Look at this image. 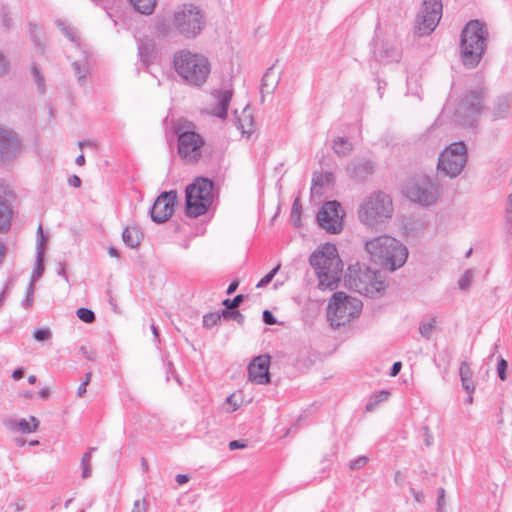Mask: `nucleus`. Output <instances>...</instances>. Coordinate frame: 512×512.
I'll use <instances>...</instances> for the list:
<instances>
[{
  "mask_svg": "<svg viewBox=\"0 0 512 512\" xmlns=\"http://www.w3.org/2000/svg\"><path fill=\"white\" fill-rule=\"evenodd\" d=\"M309 263L315 270L320 290H334L337 287L343 271V263L334 244L320 245L311 254Z\"/></svg>",
  "mask_w": 512,
  "mask_h": 512,
  "instance_id": "obj_1",
  "label": "nucleus"
},
{
  "mask_svg": "<svg viewBox=\"0 0 512 512\" xmlns=\"http://www.w3.org/2000/svg\"><path fill=\"white\" fill-rule=\"evenodd\" d=\"M366 250L375 261L390 271L402 267L408 257L405 245L389 236H381L368 241Z\"/></svg>",
  "mask_w": 512,
  "mask_h": 512,
  "instance_id": "obj_2",
  "label": "nucleus"
},
{
  "mask_svg": "<svg viewBox=\"0 0 512 512\" xmlns=\"http://www.w3.org/2000/svg\"><path fill=\"white\" fill-rule=\"evenodd\" d=\"M177 73L188 83L196 86L204 84L210 74V63L202 54L180 51L174 57Z\"/></svg>",
  "mask_w": 512,
  "mask_h": 512,
  "instance_id": "obj_3",
  "label": "nucleus"
},
{
  "mask_svg": "<svg viewBox=\"0 0 512 512\" xmlns=\"http://www.w3.org/2000/svg\"><path fill=\"white\" fill-rule=\"evenodd\" d=\"M485 30L483 25L472 20L462 31L461 54L465 65L473 66L480 60L485 46Z\"/></svg>",
  "mask_w": 512,
  "mask_h": 512,
  "instance_id": "obj_4",
  "label": "nucleus"
},
{
  "mask_svg": "<svg viewBox=\"0 0 512 512\" xmlns=\"http://www.w3.org/2000/svg\"><path fill=\"white\" fill-rule=\"evenodd\" d=\"M362 310V302L344 292L335 293L329 300L327 316L331 325L339 327L358 317Z\"/></svg>",
  "mask_w": 512,
  "mask_h": 512,
  "instance_id": "obj_5",
  "label": "nucleus"
},
{
  "mask_svg": "<svg viewBox=\"0 0 512 512\" xmlns=\"http://www.w3.org/2000/svg\"><path fill=\"white\" fill-rule=\"evenodd\" d=\"M346 282L350 288L370 297L380 294L386 288L385 282L376 272L361 264L349 267Z\"/></svg>",
  "mask_w": 512,
  "mask_h": 512,
  "instance_id": "obj_6",
  "label": "nucleus"
},
{
  "mask_svg": "<svg viewBox=\"0 0 512 512\" xmlns=\"http://www.w3.org/2000/svg\"><path fill=\"white\" fill-rule=\"evenodd\" d=\"M213 201V183L207 178H197L186 188V210L193 217L204 214Z\"/></svg>",
  "mask_w": 512,
  "mask_h": 512,
  "instance_id": "obj_7",
  "label": "nucleus"
},
{
  "mask_svg": "<svg viewBox=\"0 0 512 512\" xmlns=\"http://www.w3.org/2000/svg\"><path fill=\"white\" fill-rule=\"evenodd\" d=\"M203 15L199 7L184 4L174 13L173 27L181 34L190 37L197 35L203 26Z\"/></svg>",
  "mask_w": 512,
  "mask_h": 512,
  "instance_id": "obj_8",
  "label": "nucleus"
},
{
  "mask_svg": "<svg viewBox=\"0 0 512 512\" xmlns=\"http://www.w3.org/2000/svg\"><path fill=\"white\" fill-rule=\"evenodd\" d=\"M178 154L187 163H198L206 154L204 138L194 130L179 132Z\"/></svg>",
  "mask_w": 512,
  "mask_h": 512,
  "instance_id": "obj_9",
  "label": "nucleus"
},
{
  "mask_svg": "<svg viewBox=\"0 0 512 512\" xmlns=\"http://www.w3.org/2000/svg\"><path fill=\"white\" fill-rule=\"evenodd\" d=\"M393 206L389 196L376 194L370 197L361 207L359 212L360 220L368 225L389 218L392 214Z\"/></svg>",
  "mask_w": 512,
  "mask_h": 512,
  "instance_id": "obj_10",
  "label": "nucleus"
},
{
  "mask_svg": "<svg viewBox=\"0 0 512 512\" xmlns=\"http://www.w3.org/2000/svg\"><path fill=\"white\" fill-rule=\"evenodd\" d=\"M466 162V147L464 143L457 142L445 149L438 163V169L444 174L454 177L458 175Z\"/></svg>",
  "mask_w": 512,
  "mask_h": 512,
  "instance_id": "obj_11",
  "label": "nucleus"
},
{
  "mask_svg": "<svg viewBox=\"0 0 512 512\" xmlns=\"http://www.w3.org/2000/svg\"><path fill=\"white\" fill-rule=\"evenodd\" d=\"M344 213L337 201L326 202L320 209L317 220L319 225L329 233L337 234L343 228Z\"/></svg>",
  "mask_w": 512,
  "mask_h": 512,
  "instance_id": "obj_12",
  "label": "nucleus"
},
{
  "mask_svg": "<svg viewBox=\"0 0 512 512\" xmlns=\"http://www.w3.org/2000/svg\"><path fill=\"white\" fill-rule=\"evenodd\" d=\"M176 198L172 191L159 195L151 210L152 219L159 223L167 221L174 212Z\"/></svg>",
  "mask_w": 512,
  "mask_h": 512,
  "instance_id": "obj_13",
  "label": "nucleus"
},
{
  "mask_svg": "<svg viewBox=\"0 0 512 512\" xmlns=\"http://www.w3.org/2000/svg\"><path fill=\"white\" fill-rule=\"evenodd\" d=\"M270 357L259 355L255 357L248 366V379L258 385H265L270 382Z\"/></svg>",
  "mask_w": 512,
  "mask_h": 512,
  "instance_id": "obj_14",
  "label": "nucleus"
},
{
  "mask_svg": "<svg viewBox=\"0 0 512 512\" xmlns=\"http://www.w3.org/2000/svg\"><path fill=\"white\" fill-rule=\"evenodd\" d=\"M442 16V3L440 0H424L422 9L423 32L433 31Z\"/></svg>",
  "mask_w": 512,
  "mask_h": 512,
  "instance_id": "obj_15",
  "label": "nucleus"
},
{
  "mask_svg": "<svg viewBox=\"0 0 512 512\" xmlns=\"http://www.w3.org/2000/svg\"><path fill=\"white\" fill-rule=\"evenodd\" d=\"M18 150V140L11 134V132L0 129V159H8Z\"/></svg>",
  "mask_w": 512,
  "mask_h": 512,
  "instance_id": "obj_16",
  "label": "nucleus"
},
{
  "mask_svg": "<svg viewBox=\"0 0 512 512\" xmlns=\"http://www.w3.org/2000/svg\"><path fill=\"white\" fill-rule=\"evenodd\" d=\"M231 98L232 92L230 90L216 92L213 96L214 103L211 105V113L217 117L224 118L227 115Z\"/></svg>",
  "mask_w": 512,
  "mask_h": 512,
  "instance_id": "obj_17",
  "label": "nucleus"
},
{
  "mask_svg": "<svg viewBox=\"0 0 512 512\" xmlns=\"http://www.w3.org/2000/svg\"><path fill=\"white\" fill-rule=\"evenodd\" d=\"M481 96L477 92H471L462 100L459 110L462 114L470 115L481 111Z\"/></svg>",
  "mask_w": 512,
  "mask_h": 512,
  "instance_id": "obj_18",
  "label": "nucleus"
},
{
  "mask_svg": "<svg viewBox=\"0 0 512 512\" xmlns=\"http://www.w3.org/2000/svg\"><path fill=\"white\" fill-rule=\"evenodd\" d=\"M406 195L411 201L418 202L423 205L432 203L436 198L433 191H422L416 185L407 186Z\"/></svg>",
  "mask_w": 512,
  "mask_h": 512,
  "instance_id": "obj_19",
  "label": "nucleus"
},
{
  "mask_svg": "<svg viewBox=\"0 0 512 512\" xmlns=\"http://www.w3.org/2000/svg\"><path fill=\"white\" fill-rule=\"evenodd\" d=\"M142 240V232L138 227L129 226L123 232V241L131 248H136Z\"/></svg>",
  "mask_w": 512,
  "mask_h": 512,
  "instance_id": "obj_20",
  "label": "nucleus"
},
{
  "mask_svg": "<svg viewBox=\"0 0 512 512\" xmlns=\"http://www.w3.org/2000/svg\"><path fill=\"white\" fill-rule=\"evenodd\" d=\"M237 127L243 134H249L253 127V118L251 112L247 109L237 115Z\"/></svg>",
  "mask_w": 512,
  "mask_h": 512,
  "instance_id": "obj_21",
  "label": "nucleus"
},
{
  "mask_svg": "<svg viewBox=\"0 0 512 512\" xmlns=\"http://www.w3.org/2000/svg\"><path fill=\"white\" fill-rule=\"evenodd\" d=\"M460 376L462 380L463 387L469 391L473 392L475 389V386L471 380L472 378V371L470 368V365L467 362H463L460 366Z\"/></svg>",
  "mask_w": 512,
  "mask_h": 512,
  "instance_id": "obj_22",
  "label": "nucleus"
},
{
  "mask_svg": "<svg viewBox=\"0 0 512 512\" xmlns=\"http://www.w3.org/2000/svg\"><path fill=\"white\" fill-rule=\"evenodd\" d=\"M12 212L7 204L0 199V232L7 231L10 227Z\"/></svg>",
  "mask_w": 512,
  "mask_h": 512,
  "instance_id": "obj_23",
  "label": "nucleus"
},
{
  "mask_svg": "<svg viewBox=\"0 0 512 512\" xmlns=\"http://www.w3.org/2000/svg\"><path fill=\"white\" fill-rule=\"evenodd\" d=\"M38 426L39 421L34 416H31L29 420L22 419L17 424L18 430L24 434L35 432Z\"/></svg>",
  "mask_w": 512,
  "mask_h": 512,
  "instance_id": "obj_24",
  "label": "nucleus"
},
{
  "mask_svg": "<svg viewBox=\"0 0 512 512\" xmlns=\"http://www.w3.org/2000/svg\"><path fill=\"white\" fill-rule=\"evenodd\" d=\"M136 10L143 14H150L155 8L156 0H131Z\"/></svg>",
  "mask_w": 512,
  "mask_h": 512,
  "instance_id": "obj_25",
  "label": "nucleus"
},
{
  "mask_svg": "<svg viewBox=\"0 0 512 512\" xmlns=\"http://www.w3.org/2000/svg\"><path fill=\"white\" fill-rule=\"evenodd\" d=\"M301 213H302V206L300 203V199L296 198L291 209V221L294 226L300 227L301 226Z\"/></svg>",
  "mask_w": 512,
  "mask_h": 512,
  "instance_id": "obj_26",
  "label": "nucleus"
},
{
  "mask_svg": "<svg viewBox=\"0 0 512 512\" xmlns=\"http://www.w3.org/2000/svg\"><path fill=\"white\" fill-rule=\"evenodd\" d=\"M334 150L339 155H345L351 150V144L348 141L339 138L335 141Z\"/></svg>",
  "mask_w": 512,
  "mask_h": 512,
  "instance_id": "obj_27",
  "label": "nucleus"
},
{
  "mask_svg": "<svg viewBox=\"0 0 512 512\" xmlns=\"http://www.w3.org/2000/svg\"><path fill=\"white\" fill-rule=\"evenodd\" d=\"M76 313L78 318L85 323H92L95 320L94 312L88 308H79Z\"/></svg>",
  "mask_w": 512,
  "mask_h": 512,
  "instance_id": "obj_28",
  "label": "nucleus"
},
{
  "mask_svg": "<svg viewBox=\"0 0 512 512\" xmlns=\"http://www.w3.org/2000/svg\"><path fill=\"white\" fill-rule=\"evenodd\" d=\"M221 315L219 313H209L203 317V325L206 328H211L220 322Z\"/></svg>",
  "mask_w": 512,
  "mask_h": 512,
  "instance_id": "obj_29",
  "label": "nucleus"
},
{
  "mask_svg": "<svg viewBox=\"0 0 512 512\" xmlns=\"http://www.w3.org/2000/svg\"><path fill=\"white\" fill-rule=\"evenodd\" d=\"M64 512H84V508L77 500L70 499L65 504Z\"/></svg>",
  "mask_w": 512,
  "mask_h": 512,
  "instance_id": "obj_30",
  "label": "nucleus"
},
{
  "mask_svg": "<svg viewBox=\"0 0 512 512\" xmlns=\"http://www.w3.org/2000/svg\"><path fill=\"white\" fill-rule=\"evenodd\" d=\"M280 269V265H277L274 269H272L268 274H266L258 283L257 288L263 287L270 283L278 270Z\"/></svg>",
  "mask_w": 512,
  "mask_h": 512,
  "instance_id": "obj_31",
  "label": "nucleus"
},
{
  "mask_svg": "<svg viewBox=\"0 0 512 512\" xmlns=\"http://www.w3.org/2000/svg\"><path fill=\"white\" fill-rule=\"evenodd\" d=\"M91 459V452L85 453L82 457L83 477H87L90 475Z\"/></svg>",
  "mask_w": 512,
  "mask_h": 512,
  "instance_id": "obj_32",
  "label": "nucleus"
},
{
  "mask_svg": "<svg viewBox=\"0 0 512 512\" xmlns=\"http://www.w3.org/2000/svg\"><path fill=\"white\" fill-rule=\"evenodd\" d=\"M243 299H244L243 295L239 294V295L235 296L232 300L231 299H225L223 301V305L227 309H235V308H237L241 304Z\"/></svg>",
  "mask_w": 512,
  "mask_h": 512,
  "instance_id": "obj_33",
  "label": "nucleus"
},
{
  "mask_svg": "<svg viewBox=\"0 0 512 512\" xmlns=\"http://www.w3.org/2000/svg\"><path fill=\"white\" fill-rule=\"evenodd\" d=\"M131 512H148V504L144 498L134 501Z\"/></svg>",
  "mask_w": 512,
  "mask_h": 512,
  "instance_id": "obj_34",
  "label": "nucleus"
},
{
  "mask_svg": "<svg viewBox=\"0 0 512 512\" xmlns=\"http://www.w3.org/2000/svg\"><path fill=\"white\" fill-rule=\"evenodd\" d=\"M91 377H92V374L90 372L86 373L85 375V378L83 380V382L79 385V387L77 388V396L78 397H83L84 394L86 393V390H87V386L88 384L90 383L91 381Z\"/></svg>",
  "mask_w": 512,
  "mask_h": 512,
  "instance_id": "obj_35",
  "label": "nucleus"
},
{
  "mask_svg": "<svg viewBox=\"0 0 512 512\" xmlns=\"http://www.w3.org/2000/svg\"><path fill=\"white\" fill-rule=\"evenodd\" d=\"M34 339L36 341H45L51 337V332L48 329H37L34 331Z\"/></svg>",
  "mask_w": 512,
  "mask_h": 512,
  "instance_id": "obj_36",
  "label": "nucleus"
},
{
  "mask_svg": "<svg viewBox=\"0 0 512 512\" xmlns=\"http://www.w3.org/2000/svg\"><path fill=\"white\" fill-rule=\"evenodd\" d=\"M507 361L503 358H501L497 365V371L499 378L504 381L506 379V370H507Z\"/></svg>",
  "mask_w": 512,
  "mask_h": 512,
  "instance_id": "obj_37",
  "label": "nucleus"
},
{
  "mask_svg": "<svg viewBox=\"0 0 512 512\" xmlns=\"http://www.w3.org/2000/svg\"><path fill=\"white\" fill-rule=\"evenodd\" d=\"M227 403L231 405L230 411H235L241 403V398L236 393H233L227 398Z\"/></svg>",
  "mask_w": 512,
  "mask_h": 512,
  "instance_id": "obj_38",
  "label": "nucleus"
},
{
  "mask_svg": "<svg viewBox=\"0 0 512 512\" xmlns=\"http://www.w3.org/2000/svg\"><path fill=\"white\" fill-rule=\"evenodd\" d=\"M473 280V275L470 272H466L459 280V286L461 289H466L470 286Z\"/></svg>",
  "mask_w": 512,
  "mask_h": 512,
  "instance_id": "obj_39",
  "label": "nucleus"
},
{
  "mask_svg": "<svg viewBox=\"0 0 512 512\" xmlns=\"http://www.w3.org/2000/svg\"><path fill=\"white\" fill-rule=\"evenodd\" d=\"M433 328H434V324L433 322H428V323H424L420 326L419 328V331L420 333L425 336V337H429L433 331Z\"/></svg>",
  "mask_w": 512,
  "mask_h": 512,
  "instance_id": "obj_40",
  "label": "nucleus"
},
{
  "mask_svg": "<svg viewBox=\"0 0 512 512\" xmlns=\"http://www.w3.org/2000/svg\"><path fill=\"white\" fill-rule=\"evenodd\" d=\"M368 462V458L365 457V456H360L358 457L357 459H355L354 461H352L350 463V468L351 469H358V468H361L363 467L366 463Z\"/></svg>",
  "mask_w": 512,
  "mask_h": 512,
  "instance_id": "obj_41",
  "label": "nucleus"
},
{
  "mask_svg": "<svg viewBox=\"0 0 512 512\" xmlns=\"http://www.w3.org/2000/svg\"><path fill=\"white\" fill-rule=\"evenodd\" d=\"M263 320L267 325H274L276 323L274 316L268 310L263 312Z\"/></svg>",
  "mask_w": 512,
  "mask_h": 512,
  "instance_id": "obj_42",
  "label": "nucleus"
},
{
  "mask_svg": "<svg viewBox=\"0 0 512 512\" xmlns=\"http://www.w3.org/2000/svg\"><path fill=\"white\" fill-rule=\"evenodd\" d=\"M8 69V62L5 59L4 55L0 52V75L5 73Z\"/></svg>",
  "mask_w": 512,
  "mask_h": 512,
  "instance_id": "obj_43",
  "label": "nucleus"
},
{
  "mask_svg": "<svg viewBox=\"0 0 512 512\" xmlns=\"http://www.w3.org/2000/svg\"><path fill=\"white\" fill-rule=\"evenodd\" d=\"M244 447H246V444L242 443L238 440H234L229 443V448L231 450L240 449V448H244Z\"/></svg>",
  "mask_w": 512,
  "mask_h": 512,
  "instance_id": "obj_44",
  "label": "nucleus"
},
{
  "mask_svg": "<svg viewBox=\"0 0 512 512\" xmlns=\"http://www.w3.org/2000/svg\"><path fill=\"white\" fill-rule=\"evenodd\" d=\"M401 367H402V364L401 362H395L392 366V369H391V372H390V375L392 377L396 376L400 370H401Z\"/></svg>",
  "mask_w": 512,
  "mask_h": 512,
  "instance_id": "obj_45",
  "label": "nucleus"
},
{
  "mask_svg": "<svg viewBox=\"0 0 512 512\" xmlns=\"http://www.w3.org/2000/svg\"><path fill=\"white\" fill-rule=\"evenodd\" d=\"M189 478L187 475H184V474H179L177 475L176 477V481L179 485H183L185 484L186 482H188Z\"/></svg>",
  "mask_w": 512,
  "mask_h": 512,
  "instance_id": "obj_46",
  "label": "nucleus"
},
{
  "mask_svg": "<svg viewBox=\"0 0 512 512\" xmlns=\"http://www.w3.org/2000/svg\"><path fill=\"white\" fill-rule=\"evenodd\" d=\"M24 375V371L22 369H16L13 374H12V377L14 380H20Z\"/></svg>",
  "mask_w": 512,
  "mask_h": 512,
  "instance_id": "obj_47",
  "label": "nucleus"
},
{
  "mask_svg": "<svg viewBox=\"0 0 512 512\" xmlns=\"http://www.w3.org/2000/svg\"><path fill=\"white\" fill-rule=\"evenodd\" d=\"M50 395V389L49 388H43L39 392V397L42 399H47Z\"/></svg>",
  "mask_w": 512,
  "mask_h": 512,
  "instance_id": "obj_48",
  "label": "nucleus"
},
{
  "mask_svg": "<svg viewBox=\"0 0 512 512\" xmlns=\"http://www.w3.org/2000/svg\"><path fill=\"white\" fill-rule=\"evenodd\" d=\"M237 287H238V282L237 281L232 282L227 288V294L230 295V294L234 293V291L237 289Z\"/></svg>",
  "mask_w": 512,
  "mask_h": 512,
  "instance_id": "obj_49",
  "label": "nucleus"
},
{
  "mask_svg": "<svg viewBox=\"0 0 512 512\" xmlns=\"http://www.w3.org/2000/svg\"><path fill=\"white\" fill-rule=\"evenodd\" d=\"M75 162H76V164H77L78 166H83V165H84V163H85V157H84V155H83V154L79 155V156L76 158Z\"/></svg>",
  "mask_w": 512,
  "mask_h": 512,
  "instance_id": "obj_50",
  "label": "nucleus"
},
{
  "mask_svg": "<svg viewBox=\"0 0 512 512\" xmlns=\"http://www.w3.org/2000/svg\"><path fill=\"white\" fill-rule=\"evenodd\" d=\"M70 183H71L72 185H74L75 187H79V186H80L81 181H80V179H79L77 176H73V177L71 178V180H70Z\"/></svg>",
  "mask_w": 512,
  "mask_h": 512,
  "instance_id": "obj_51",
  "label": "nucleus"
},
{
  "mask_svg": "<svg viewBox=\"0 0 512 512\" xmlns=\"http://www.w3.org/2000/svg\"><path fill=\"white\" fill-rule=\"evenodd\" d=\"M108 253L112 257H118L119 256L118 255V251L115 248H113V247L108 249Z\"/></svg>",
  "mask_w": 512,
  "mask_h": 512,
  "instance_id": "obj_52",
  "label": "nucleus"
},
{
  "mask_svg": "<svg viewBox=\"0 0 512 512\" xmlns=\"http://www.w3.org/2000/svg\"><path fill=\"white\" fill-rule=\"evenodd\" d=\"M510 208L508 209V213L510 214L509 220L512 221V195L509 197Z\"/></svg>",
  "mask_w": 512,
  "mask_h": 512,
  "instance_id": "obj_53",
  "label": "nucleus"
},
{
  "mask_svg": "<svg viewBox=\"0 0 512 512\" xmlns=\"http://www.w3.org/2000/svg\"><path fill=\"white\" fill-rule=\"evenodd\" d=\"M28 381L30 384H34L36 382V377L34 375L29 376Z\"/></svg>",
  "mask_w": 512,
  "mask_h": 512,
  "instance_id": "obj_54",
  "label": "nucleus"
},
{
  "mask_svg": "<svg viewBox=\"0 0 512 512\" xmlns=\"http://www.w3.org/2000/svg\"><path fill=\"white\" fill-rule=\"evenodd\" d=\"M325 178L328 182L332 181V174L328 173L325 175Z\"/></svg>",
  "mask_w": 512,
  "mask_h": 512,
  "instance_id": "obj_55",
  "label": "nucleus"
},
{
  "mask_svg": "<svg viewBox=\"0 0 512 512\" xmlns=\"http://www.w3.org/2000/svg\"><path fill=\"white\" fill-rule=\"evenodd\" d=\"M443 493H444V490L442 489V490H441L440 497H439V501H441V500L443 499V497H444V496H443Z\"/></svg>",
  "mask_w": 512,
  "mask_h": 512,
  "instance_id": "obj_56",
  "label": "nucleus"
},
{
  "mask_svg": "<svg viewBox=\"0 0 512 512\" xmlns=\"http://www.w3.org/2000/svg\"><path fill=\"white\" fill-rule=\"evenodd\" d=\"M36 444H38V441H31L30 442V445H36Z\"/></svg>",
  "mask_w": 512,
  "mask_h": 512,
  "instance_id": "obj_57",
  "label": "nucleus"
},
{
  "mask_svg": "<svg viewBox=\"0 0 512 512\" xmlns=\"http://www.w3.org/2000/svg\"><path fill=\"white\" fill-rule=\"evenodd\" d=\"M228 315H229V313H228L227 311H224V312H223V316H224V317H227Z\"/></svg>",
  "mask_w": 512,
  "mask_h": 512,
  "instance_id": "obj_58",
  "label": "nucleus"
}]
</instances>
